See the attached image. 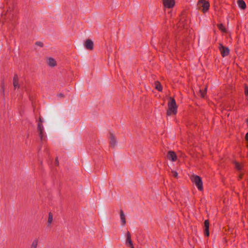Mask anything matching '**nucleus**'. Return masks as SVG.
<instances>
[{
    "label": "nucleus",
    "mask_w": 248,
    "mask_h": 248,
    "mask_svg": "<svg viewBox=\"0 0 248 248\" xmlns=\"http://www.w3.org/2000/svg\"><path fill=\"white\" fill-rule=\"evenodd\" d=\"M126 245L131 248H135L131 240V234L128 232L126 234Z\"/></svg>",
    "instance_id": "7"
},
{
    "label": "nucleus",
    "mask_w": 248,
    "mask_h": 248,
    "mask_svg": "<svg viewBox=\"0 0 248 248\" xmlns=\"http://www.w3.org/2000/svg\"><path fill=\"white\" fill-rule=\"evenodd\" d=\"M53 214L52 213L49 212L48 213V218H47V226L50 227L51 225V224L53 222Z\"/></svg>",
    "instance_id": "14"
},
{
    "label": "nucleus",
    "mask_w": 248,
    "mask_h": 248,
    "mask_svg": "<svg viewBox=\"0 0 248 248\" xmlns=\"http://www.w3.org/2000/svg\"><path fill=\"white\" fill-rule=\"evenodd\" d=\"M198 188H199V189L201 191L202 190V187L200 186V187H198Z\"/></svg>",
    "instance_id": "27"
},
{
    "label": "nucleus",
    "mask_w": 248,
    "mask_h": 248,
    "mask_svg": "<svg viewBox=\"0 0 248 248\" xmlns=\"http://www.w3.org/2000/svg\"><path fill=\"white\" fill-rule=\"evenodd\" d=\"M168 109L167 111L168 115H175L177 112V106L175 100L173 98L170 97L169 99Z\"/></svg>",
    "instance_id": "1"
},
{
    "label": "nucleus",
    "mask_w": 248,
    "mask_h": 248,
    "mask_svg": "<svg viewBox=\"0 0 248 248\" xmlns=\"http://www.w3.org/2000/svg\"><path fill=\"white\" fill-rule=\"evenodd\" d=\"M121 222L122 226H124L126 224V218L125 215L122 210L120 211V212Z\"/></svg>",
    "instance_id": "13"
},
{
    "label": "nucleus",
    "mask_w": 248,
    "mask_h": 248,
    "mask_svg": "<svg viewBox=\"0 0 248 248\" xmlns=\"http://www.w3.org/2000/svg\"><path fill=\"white\" fill-rule=\"evenodd\" d=\"M191 180L197 186H202V179L199 176L193 175L191 177Z\"/></svg>",
    "instance_id": "6"
},
{
    "label": "nucleus",
    "mask_w": 248,
    "mask_h": 248,
    "mask_svg": "<svg viewBox=\"0 0 248 248\" xmlns=\"http://www.w3.org/2000/svg\"><path fill=\"white\" fill-rule=\"evenodd\" d=\"M219 49L223 57L226 56L229 54L230 50L229 48L223 46L222 44L219 45Z\"/></svg>",
    "instance_id": "4"
},
{
    "label": "nucleus",
    "mask_w": 248,
    "mask_h": 248,
    "mask_svg": "<svg viewBox=\"0 0 248 248\" xmlns=\"http://www.w3.org/2000/svg\"><path fill=\"white\" fill-rule=\"evenodd\" d=\"M58 96L59 97H60V98H63L64 97V95L62 93H59L58 95Z\"/></svg>",
    "instance_id": "25"
},
{
    "label": "nucleus",
    "mask_w": 248,
    "mask_h": 248,
    "mask_svg": "<svg viewBox=\"0 0 248 248\" xmlns=\"http://www.w3.org/2000/svg\"><path fill=\"white\" fill-rule=\"evenodd\" d=\"M210 6L208 1L205 0H199L197 3L198 9L201 10L203 13L207 12Z\"/></svg>",
    "instance_id": "3"
},
{
    "label": "nucleus",
    "mask_w": 248,
    "mask_h": 248,
    "mask_svg": "<svg viewBox=\"0 0 248 248\" xmlns=\"http://www.w3.org/2000/svg\"><path fill=\"white\" fill-rule=\"evenodd\" d=\"M174 0H163V4L165 7L170 8L174 5Z\"/></svg>",
    "instance_id": "9"
},
{
    "label": "nucleus",
    "mask_w": 248,
    "mask_h": 248,
    "mask_svg": "<svg viewBox=\"0 0 248 248\" xmlns=\"http://www.w3.org/2000/svg\"><path fill=\"white\" fill-rule=\"evenodd\" d=\"M235 167L237 169L240 170L242 169V166L241 164H239L238 162H235Z\"/></svg>",
    "instance_id": "21"
},
{
    "label": "nucleus",
    "mask_w": 248,
    "mask_h": 248,
    "mask_svg": "<svg viewBox=\"0 0 248 248\" xmlns=\"http://www.w3.org/2000/svg\"><path fill=\"white\" fill-rule=\"evenodd\" d=\"M171 173H172V176L173 177H177L178 173H177V172H176L175 171H172Z\"/></svg>",
    "instance_id": "23"
},
{
    "label": "nucleus",
    "mask_w": 248,
    "mask_h": 248,
    "mask_svg": "<svg viewBox=\"0 0 248 248\" xmlns=\"http://www.w3.org/2000/svg\"><path fill=\"white\" fill-rule=\"evenodd\" d=\"M109 139L110 146L112 148L116 147L117 144V140L114 135L110 133Z\"/></svg>",
    "instance_id": "5"
},
{
    "label": "nucleus",
    "mask_w": 248,
    "mask_h": 248,
    "mask_svg": "<svg viewBox=\"0 0 248 248\" xmlns=\"http://www.w3.org/2000/svg\"><path fill=\"white\" fill-rule=\"evenodd\" d=\"M13 85H14V87L15 89H19L20 87V85H19L18 81V78H17V76H15L14 77Z\"/></svg>",
    "instance_id": "15"
},
{
    "label": "nucleus",
    "mask_w": 248,
    "mask_h": 248,
    "mask_svg": "<svg viewBox=\"0 0 248 248\" xmlns=\"http://www.w3.org/2000/svg\"><path fill=\"white\" fill-rule=\"evenodd\" d=\"M55 162H56V163L57 164H58V158H56V159H55Z\"/></svg>",
    "instance_id": "26"
},
{
    "label": "nucleus",
    "mask_w": 248,
    "mask_h": 248,
    "mask_svg": "<svg viewBox=\"0 0 248 248\" xmlns=\"http://www.w3.org/2000/svg\"><path fill=\"white\" fill-rule=\"evenodd\" d=\"M43 121L40 118L38 123L37 131L40 139L41 140H45L46 139V136L45 132L44 127L43 124Z\"/></svg>",
    "instance_id": "2"
},
{
    "label": "nucleus",
    "mask_w": 248,
    "mask_h": 248,
    "mask_svg": "<svg viewBox=\"0 0 248 248\" xmlns=\"http://www.w3.org/2000/svg\"><path fill=\"white\" fill-rule=\"evenodd\" d=\"M225 242H227V239H225Z\"/></svg>",
    "instance_id": "28"
},
{
    "label": "nucleus",
    "mask_w": 248,
    "mask_h": 248,
    "mask_svg": "<svg viewBox=\"0 0 248 248\" xmlns=\"http://www.w3.org/2000/svg\"><path fill=\"white\" fill-rule=\"evenodd\" d=\"M47 63L49 66L51 67H54L57 65V62L56 60L51 57L48 58L47 59Z\"/></svg>",
    "instance_id": "12"
},
{
    "label": "nucleus",
    "mask_w": 248,
    "mask_h": 248,
    "mask_svg": "<svg viewBox=\"0 0 248 248\" xmlns=\"http://www.w3.org/2000/svg\"><path fill=\"white\" fill-rule=\"evenodd\" d=\"M39 244V239H34L31 242L30 248H37Z\"/></svg>",
    "instance_id": "16"
},
{
    "label": "nucleus",
    "mask_w": 248,
    "mask_h": 248,
    "mask_svg": "<svg viewBox=\"0 0 248 248\" xmlns=\"http://www.w3.org/2000/svg\"><path fill=\"white\" fill-rule=\"evenodd\" d=\"M204 226L205 235L207 236H208L209 235V222L208 220H205V221L204 222Z\"/></svg>",
    "instance_id": "11"
},
{
    "label": "nucleus",
    "mask_w": 248,
    "mask_h": 248,
    "mask_svg": "<svg viewBox=\"0 0 248 248\" xmlns=\"http://www.w3.org/2000/svg\"><path fill=\"white\" fill-rule=\"evenodd\" d=\"M245 94L246 95H248V87L247 86L245 87Z\"/></svg>",
    "instance_id": "24"
},
{
    "label": "nucleus",
    "mask_w": 248,
    "mask_h": 248,
    "mask_svg": "<svg viewBox=\"0 0 248 248\" xmlns=\"http://www.w3.org/2000/svg\"><path fill=\"white\" fill-rule=\"evenodd\" d=\"M217 26L219 29L221 31L223 32L226 31V29L222 24H218Z\"/></svg>",
    "instance_id": "20"
},
{
    "label": "nucleus",
    "mask_w": 248,
    "mask_h": 248,
    "mask_svg": "<svg viewBox=\"0 0 248 248\" xmlns=\"http://www.w3.org/2000/svg\"><path fill=\"white\" fill-rule=\"evenodd\" d=\"M206 93V88H205V90L204 91H202V90H200V93L201 96L203 98L204 97Z\"/></svg>",
    "instance_id": "19"
},
{
    "label": "nucleus",
    "mask_w": 248,
    "mask_h": 248,
    "mask_svg": "<svg viewBox=\"0 0 248 248\" xmlns=\"http://www.w3.org/2000/svg\"><path fill=\"white\" fill-rule=\"evenodd\" d=\"M167 157L169 160L172 161H175L177 160V155L173 151H169Z\"/></svg>",
    "instance_id": "10"
},
{
    "label": "nucleus",
    "mask_w": 248,
    "mask_h": 248,
    "mask_svg": "<svg viewBox=\"0 0 248 248\" xmlns=\"http://www.w3.org/2000/svg\"><path fill=\"white\" fill-rule=\"evenodd\" d=\"M84 45L87 49L93 50V43L91 39L86 40Z\"/></svg>",
    "instance_id": "8"
},
{
    "label": "nucleus",
    "mask_w": 248,
    "mask_h": 248,
    "mask_svg": "<svg viewBox=\"0 0 248 248\" xmlns=\"http://www.w3.org/2000/svg\"><path fill=\"white\" fill-rule=\"evenodd\" d=\"M237 4L239 7L242 9H245L246 7V4L243 0H238Z\"/></svg>",
    "instance_id": "17"
},
{
    "label": "nucleus",
    "mask_w": 248,
    "mask_h": 248,
    "mask_svg": "<svg viewBox=\"0 0 248 248\" xmlns=\"http://www.w3.org/2000/svg\"><path fill=\"white\" fill-rule=\"evenodd\" d=\"M35 45L36 46H39L40 47H43V43H42L41 42H37L35 43Z\"/></svg>",
    "instance_id": "22"
},
{
    "label": "nucleus",
    "mask_w": 248,
    "mask_h": 248,
    "mask_svg": "<svg viewBox=\"0 0 248 248\" xmlns=\"http://www.w3.org/2000/svg\"><path fill=\"white\" fill-rule=\"evenodd\" d=\"M155 88L156 90H157L159 91H161L162 90V87L161 85L158 81L155 82Z\"/></svg>",
    "instance_id": "18"
}]
</instances>
